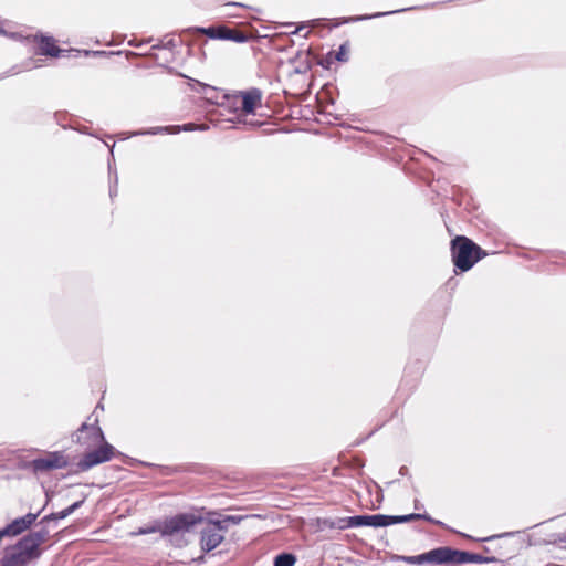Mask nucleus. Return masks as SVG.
I'll list each match as a JSON object with an SVG mask.
<instances>
[{"label":"nucleus","mask_w":566,"mask_h":566,"mask_svg":"<svg viewBox=\"0 0 566 566\" xmlns=\"http://www.w3.org/2000/svg\"><path fill=\"white\" fill-rule=\"evenodd\" d=\"M196 521L198 520L192 515H187L185 512H177L164 518L154 520L151 524L138 527L136 531L132 532V535L142 536L159 533L163 538H168L172 546L180 548L187 545V542L181 543L180 537L189 533V528Z\"/></svg>","instance_id":"2"},{"label":"nucleus","mask_w":566,"mask_h":566,"mask_svg":"<svg viewBox=\"0 0 566 566\" xmlns=\"http://www.w3.org/2000/svg\"><path fill=\"white\" fill-rule=\"evenodd\" d=\"M413 9H417V7L397 9V10H391V11H387V12H376V13H373V14L343 17V18L337 20V22L334 24V27H338L340 24L355 23V22H359V21H367V20H371V19H377V18H380V17H385V15H389V14H396V13H399V12H405V11L413 10Z\"/></svg>","instance_id":"17"},{"label":"nucleus","mask_w":566,"mask_h":566,"mask_svg":"<svg viewBox=\"0 0 566 566\" xmlns=\"http://www.w3.org/2000/svg\"><path fill=\"white\" fill-rule=\"evenodd\" d=\"M226 7H238V8H248L244 3L241 2H229L226 4Z\"/></svg>","instance_id":"36"},{"label":"nucleus","mask_w":566,"mask_h":566,"mask_svg":"<svg viewBox=\"0 0 566 566\" xmlns=\"http://www.w3.org/2000/svg\"><path fill=\"white\" fill-rule=\"evenodd\" d=\"M92 423H88V421H84L76 431L72 434V441L74 443H77L80 446H86L88 447L90 443L86 441V434L92 431Z\"/></svg>","instance_id":"21"},{"label":"nucleus","mask_w":566,"mask_h":566,"mask_svg":"<svg viewBox=\"0 0 566 566\" xmlns=\"http://www.w3.org/2000/svg\"><path fill=\"white\" fill-rule=\"evenodd\" d=\"M128 44L132 46H138V44H136V41H129Z\"/></svg>","instance_id":"48"},{"label":"nucleus","mask_w":566,"mask_h":566,"mask_svg":"<svg viewBox=\"0 0 566 566\" xmlns=\"http://www.w3.org/2000/svg\"><path fill=\"white\" fill-rule=\"evenodd\" d=\"M114 147H115V144H112V146H108L109 154H111L112 157L114 156Z\"/></svg>","instance_id":"45"},{"label":"nucleus","mask_w":566,"mask_h":566,"mask_svg":"<svg viewBox=\"0 0 566 566\" xmlns=\"http://www.w3.org/2000/svg\"><path fill=\"white\" fill-rule=\"evenodd\" d=\"M224 534L220 533L217 528L203 522V527L200 531L199 546L203 554H209L214 551L224 541Z\"/></svg>","instance_id":"11"},{"label":"nucleus","mask_w":566,"mask_h":566,"mask_svg":"<svg viewBox=\"0 0 566 566\" xmlns=\"http://www.w3.org/2000/svg\"><path fill=\"white\" fill-rule=\"evenodd\" d=\"M312 67L311 62L306 57L304 61H298L297 65L294 67L295 74H305Z\"/></svg>","instance_id":"29"},{"label":"nucleus","mask_w":566,"mask_h":566,"mask_svg":"<svg viewBox=\"0 0 566 566\" xmlns=\"http://www.w3.org/2000/svg\"><path fill=\"white\" fill-rule=\"evenodd\" d=\"M333 54H334V52H333V51H331V52L326 55V57L321 62V65H322L323 67H325V69H328V67H329L331 63H332V62H333V60H334V55H333Z\"/></svg>","instance_id":"34"},{"label":"nucleus","mask_w":566,"mask_h":566,"mask_svg":"<svg viewBox=\"0 0 566 566\" xmlns=\"http://www.w3.org/2000/svg\"><path fill=\"white\" fill-rule=\"evenodd\" d=\"M196 129L206 130V129H208V126L202 125V126L198 127L193 123H187L184 125H172V134H178L180 132H192Z\"/></svg>","instance_id":"26"},{"label":"nucleus","mask_w":566,"mask_h":566,"mask_svg":"<svg viewBox=\"0 0 566 566\" xmlns=\"http://www.w3.org/2000/svg\"><path fill=\"white\" fill-rule=\"evenodd\" d=\"M353 523L354 528L357 527H385V518L384 514H358L353 515V520L350 521Z\"/></svg>","instance_id":"16"},{"label":"nucleus","mask_w":566,"mask_h":566,"mask_svg":"<svg viewBox=\"0 0 566 566\" xmlns=\"http://www.w3.org/2000/svg\"><path fill=\"white\" fill-rule=\"evenodd\" d=\"M396 560H400L409 565L432 564L440 566V549L439 547H434L418 555H397Z\"/></svg>","instance_id":"14"},{"label":"nucleus","mask_w":566,"mask_h":566,"mask_svg":"<svg viewBox=\"0 0 566 566\" xmlns=\"http://www.w3.org/2000/svg\"><path fill=\"white\" fill-rule=\"evenodd\" d=\"M187 515H192L198 521L189 528V533L192 532L198 525H202L203 522H208L209 525L217 528L220 533L224 534L230 525H238L242 521L250 517H259V515H226L218 510H207L206 507H192L189 511H184Z\"/></svg>","instance_id":"3"},{"label":"nucleus","mask_w":566,"mask_h":566,"mask_svg":"<svg viewBox=\"0 0 566 566\" xmlns=\"http://www.w3.org/2000/svg\"><path fill=\"white\" fill-rule=\"evenodd\" d=\"M34 474L48 473L54 470L65 469L69 467V457L64 451H46L44 457L34 458Z\"/></svg>","instance_id":"9"},{"label":"nucleus","mask_w":566,"mask_h":566,"mask_svg":"<svg viewBox=\"0 0 566 566\" xmlns=\"http://www.w3.org/2000/svg\"><path fill=\"white\" fill-rule=\"evenodd\" d=\"M97 408L103 409V405H102L101 402H98V403H97V406H96V409H97Z\"/></svg>","instance_id":"51"},{"label":"nucleus","mask_w":566,"mask_h":566,"mask_svg":"<svg viewBox=\"0 0 566 566\" xmlns=\"http://www.w3.org/2000/svg\"><path fill=\"white\" fill-rule=\"evenodd\" d=\"M503 250H451V261L457 275L470 271L479 261L490 254H496Z\"/></svg>","instance_id":"8"},{"label":"nucleus","mask_w":566,"mask_h":566,"mask_svg":"<svg viewBox=\"0 0 566 566\" xmlns=\"http://www.w3.org/2000/svg\"><path fill=\"white\" fill-rule=\"evenodd\" d=\"M518 532H504V533L493 534V535L485 536V537H473L472 535H469L467 533L458 532V534L460 536H462V537H464L467 539L479 542V543H489V542H492V541H495V539H499V538L513 537Z\"/></svg>","instance_id":"23"},{"label":"nucleus","mask_w":566,"mask_h":566,"mask_svg":"<svg viewBox=\"0 0 566 566\" xmlns=\"http://www.w3.org/2000/svg\"><path fill=\"white\" fill-rule=\"evenodd\" d=\"M41 557L20 537L3 548L0 566H33Z\"/></svg>","instance_id":"5"},{"label":"nucleus","mask_w":566,"mask_h":566,"mask_svg":"<svg viewBox=\"0 0 566 566\" xmlns=\"http://www.w3.org/2000/svg\"><path fill=\"white\" fill-rule=\"evenodd\" d=\"M117 184H118V176L117 174L115 172V177H114V180L112 181L111 186H109V196L113 198L114 196L117 195Z\"/></svg>","instance_id":"33"},{"label":"nucleus","mask_w":566,"mask_h":566,"mask_svg":"<svg viewBox=\"0 0 566 566\" xmlns=\"http://www.w3.org/2000/svg\"><path fill=\"white\" fill-rule=\"evenodd\" d=\"M449 248H481L478 243L465 235H455L449 242Z\"/></svg>","instance_id":"25"},{"label":"nucleus","mask_w":566,"mask_h":566,"mask_svg":"<svg viewBox=\"0 0 566 566\" xmlns=\"http://www.w3.org/2000/svg\"><path fill=\"white\" fill-rule=\"evenodd\" d=\"M334 60L338 62L348 61V42H345L339 45L338 50L334 54Z\"/></svg>","instance_id":"28"},{"label":"nucleus","mask_w":566,"mask_h":566,"mask_svg":"<svg viewBox=\"0 0 566 566\" xmlns=\"http://www.w3.org/2000/svg\"><path fill=\"white\" fill-rule=\"evenodd\" d=\"M353 520V516H346V517H323L317 518V526L319 530H347V528H354L353 523L350 522Z\"/></svg>","instance_id":"19"},{"label":"nucleus","mask_w":566,"mask_h":566,"mask_svg":"<svg viewBox=\"0 0 566 566\" xmlns=\"http://www.w3.org/2000/svg\"><path fill=\"white\" fill-rule=\"evenodd\" d=\"M512 248H517V249H521V248H524L523 245H520V244H513Z\"/></svg>","instance_id":"50"},{"label":"nucleus","mask_w":566,"mask_h":566,"mask_svg":"<svg viewBox=\"0 0 566 566\" xmlns=\"http://www.w3.org/2000/svg\"><path fill=\"white\" fill-rule=\"evenodd\" d=\"M86 500V495H84L81 500L73 502L65 509L59 511V512H52L50 514H46L43 516V523H54L56 524L59 521L64 520L69 517L71 514H73L75 511H77L82 505L84 504Z\"/></svg>","instance_id":"18"},{"label":"nucleus","mask_w":566,"mask_h":566,"mask_svg":"<svg viewBox=\"0 0 566 566\" xmlns=\"http://www.w3.org/2000/svg\"><path fill=\"white\" fill-rule=\"evenodd\" d=\"M40 512H29L23 516L13 518L11 522L6 524L1 530L4 537H17L29 531L35 523Z\"/></svg>","instance_id":"10"},{"label":"nucleus","mask_w":566,"mask_h":566,"mask_svg":"<svg viewBox=\"0 0 566 566\" xmlns=\"http://www.w3.org/2000/svg\"><path fill=\"white\" fill-rule=\"evenodd\" d=\"M200 93L205 96L206 101L219 106L221 102L222 92H219L216 87H212L208 84L200 83Z\"/></svg>","instance_id":"22"},{"label":"nucleus","mask_w":566,"mask_h":566,"mask_svg":"<svg viewBox=\"0 0 566 566\" xmlns=\"http://www.w3.org/2000/svg\"><path fill=\"white\" fill-rule=\"evenodd\" d=\"M408 472H409V470H408V468L406 465L400 467V469H399V474L400 475L405 476V475L408 474Z\"/></svg>","instance_id":"39"},{"label":"nucleus","mask_w":566,"mask_h":566,"mask_svg":"<svg viewBox=\"0 0 566 566\" xmlns=\"http://www.w3.org/2000/svg\"><path fill=\"white\" fill-rule=\"evenodd\" d=\"M297 557L292 552H281L273 558V566H294Z\"/></svg>","instance_id":"24"},{"label":"nucleus","mask_w":566,"mask_h":566,"mask_svg":"<svg viewBox=\"0 0 566 566\" xmlns=\"http://www.w3.org/2000/svg\"><path fill=\"white\" fill-rule=\"evenodd\" d=\"M482 551L485 553V554H489L492 552V549L489 547V546H483L482 547Z\"/></svg>","instance_id":"44"},{"label":"nucleus","mask_w":566,"mask_h":566,"mask_svg":"<svg viewBox=\"0 0 566 566\" xmlns=\"http://www.w3.org/2000/svg\"><path fill=\"white\" fill-rule=\"evenodd\" d=\"M494 244L511 248V242L507 240V237L505 234H501L499 238H496L494 240Z\"/></svg>","instance_id":"32"},{"label":"nucleus","mask_w":566,"mask_h":566,"mask_svg":"<svg viewBox=\"0 0 566 566\" xmlns=\"http://www.w3.org/2000/svg\"><path fill=\"white\" fill-rule=\"evenodd\" d=\"M91 427L92 431L86 434V441L92 440L96 447L82 455V458L75 464V469L71 470L70 474L86 472L96 465L111 461L113 458H119L125 464L128 465H143L147 468L157 467L154 463L132 458L117 450L106 440L105 433L102 427L98 424L97 418L94 419Z\"/></svg>","instance_id":"1"},{"label":"nucleus","mask_w":566,"mask_h":566,"mask_svg":"<svg viewBox=\"0 0 566 566\" xmlns=\"http://www.w3.org/2000/svg\"><path fill=\"white\" fill-rule=\"evenodd\" d=\"M557 541L566 543V532L557 535Z\"/></svg>","instance_id":"41"},{"label":"nucleus","mask_w":566,"mask_h":566,"mask_svg":"<svg viewBox=\"0 0 566 566\" xmlns=\"http://www.w3.org/2000/svg\"><path fill=\"white\" fill-rule=\"evenodd\" d=\"M108 172H109L111 180L113 181L114 177H115V172L117 174V171H116V169H113L109 161H108Z\"/></svg>","instance_id":"37"},{"label":"nucleus","mask_w":566,"mask_h":566,"mask_svg":"<svg viewBox=\"0 0 566 566\" xmlns=\"http://www.w3.org/2000/svg\"><path fill=\"white\" fill-rule=\"evenodd\" d=\"M240 104L241 109L247 115L255 114V109L261 105L262 92L256 87H252L248 91H240Z\"/></svg>","instance_id":"15"},{"label":"nucleus","mask_w":566,"mask_h":566,"mask_svg":"<svg viewBox=\"0 0 566 566\" xmlns=\"http://www.w3.org/2000/svg\"><path fill=\"white\" fill-rule=\"evenodd\" d=\"M146 134H148V135L172 134V125L151 127L147 130L135 133L134 135H146Z\"/></svg>","instance_id":"27"},{"label":"nucleus","mask_w":566,"mask_h":566,"mask_svg":"<svg viewBox=\"0 0 566 566\" xmlns=\"http://www.w3.org/2000/svg\"><path fill=\"white\" fill-rule=\"evenodd\" d=\"M206 555L207 554H203L201 553V555H199L198 557L193 558L192 562L197 565H202L206 563Z\"/></svg>","instance_id":"35"},{"label":"nucleus","mask_w":566,"mask_h":566,"mask_svg":"<svg viewBox=\"0 0 566 566\" xmlns=\"http://www.w3.org/2000/svg\"><path fill=\"white\" fill-rule=\"evenodd\" d=\"M18 468L20 470H31L34 473V465L32 464V460L27 461L22 460L18 463Z\"/></svg>","instance_id":"31"},{"label":"nucleus","mask_w":566,"mask_h":566,"mask_svg":"<svg viewBox=\"0 0 566 566\" xmlns=\"http://www.w3.org/2000/svg\"><path fill=\"white\" fill-rule=\"evenodd\" d=\"M384 518H385V527L421 520V521H426L430 524L440 526L442 528H447V525L442 521L433 518L427 512H423V513L415 512V513L402 514V515L384 514Z\"/></svg>","instance_id":"13"},{"label":"nucleus","mask_w":566,"mask_h":566,"mask_svg":"<svg viewBox=\"0 0 566 566\" xmlns=\"http://www.w3.org/2000/svg\"><path fill=\"white\" fill-rule=\"evenodd\" d=\"M304 28H306V23L305 22H302L300 27H297L294 31H292V34H296L298 33L301 30H303Z\"/></svg>","instance_id":"40"},{"label":"nucleus","mask_w":566,"mask_h":566,"mask_svg":"<svg viewBox=\"0 0 566 566\" xmlns=\"http://www.w3.org/2000/svg\"><path fill=\"white\" fill-rule=\"evenodd\" d=\"M413 507L415 510L420 511L421 509H423V504L418 499H415Z\"/></svg>","instance_id":"38"},{"label":"nucleus","mask_w":566,"mask_h":566,"mask_svg":"<svg viewBox=\"0 0 566 566\" xmlns=\"http://www.w3.org/2000/svg\"><path fill=\"white\" fill-rule=\"evenodd\" d=\"M440 549V566L449 565H463V564H489L500 563L506 566V560L500 559L495 556H484L478 553L454 548L451 546H439Z\"/></svg>","instance_id":"4"},{"label":"nucleus","mask_w":566,"mask_h":566,"mask_svg":"<svg viewBox=\"0 0 566 566\" xmlns=\"http://www.w3.org/2000/svg\"><path fill=\"white\" fill-rule=\"evenodd\" d=\"M364 442V439H357L354 443V446H359Z\"/></svg>","instance_id":"46"},{"label":"nucleus","mask_w":566,"mask_h":566,"mask_svg":"<svg viewBox=\"0 0 566 566\" xmlns=\"http://www.w3.org/2000/svg\"><path fill=\"white\" fill-rule=\"evenodd\" d=\"M34 40L39 44V54L51 56V57H64V56H78L81 54H84L85 56L90 55H106L107 53L105 51H90V50H63L56 46L55 40L51 35L45 34H36L34 35ZM108 54H113V52H109Z\"/></svg>","instance_id":"7"},{"label":"nucleus","mask_w":566,"mask_h":566,"mask_svg":"<svg viewBox=\"0 0 566 566\" xmlns=\"http://www.w3.org/2000/svg\"><path fill=\"white\" fill-rule=\"evenodd\" d=\"M239 104H240L239 92H237L234 94H229L226 92L221 93V102L219 105L220 107H223L229 112H235L239 109Z\"/></svg>","instance_id":"20"},{"label":"nucleus","mask_w":566,"mask_h":566,"mask_svg":"<svg viewBox=\"0 0 566 566\" xmlns=\"http://www.w3.org/2000/svg\"><path fill=\"white\" fill-rule=\"evenodd\" d=\"M517 255H518V256H521V258L528 259V260H533V259H535V256H531V255H528V254H526V253H518Z\"/></svg>","instance_id":"43"},{"label":"nucleus","mask_w":566,"mask_h":566,"mask_svg":"<svg viewBox=\"0 0 566 566\" xmlns=\"http://www.w3.org/2000/svg\"><path fill=\"white\" fill-rule=\"evenodd\" d=\"M51 523H43V516L40 518L38 525L40 526L36 531H29L27 534L22 535L21 538L41 557L43 554V548L41 547L43 543L46 542L50 535V526Z\"/></svg>","instance_id":"12"},{"label":"nucleus","mask_w":566,"mask_h":566,"mask_svg":"<svg viewBox=\"0 0 566 566\" xmlns=\"http://www.w3.org/2000/svg\"><path fill=\"white\" fill-rule=\"evenodd\" d=\"M52 499V495L49 492H45V505H49L50 501Z\"/></svg>","instance_id":"42"},{"label":"nucleus","mask_w":566,"mask_h":566,"mask_svg":"<svg viewBox=\"0 0 566 566\" xmlns=\"http://www.w3.org/2000/svg\"><path fill=\"white\" fill-rule=\"evenodd\" d=\"M128 44L132 46H138V44H136V41H129Z\"/></svg>","instance_id":"49"},{"label":"nucleus","mask_w":566,"mask_h":566,"mask_svg":"<svg viewBox=\"0 0 566 566\" xmlns=\"http://www.w3.org/2000/svg\"><path fill=\"white\" fill-rule=\"evenodd\" d=\"M176 48V42L174 39H169L168 41H160L158 44L154 45L153 49H168L174 50Z\"/></svg>","instance_id":"30"},{"label":"nucleus","mask_w":566,"mask_h":566,"mask_svg":"<svg viewBox=\"0 0 566 566\" xmlns=\"http://www.w3.org/2000/svg\"><path fill=\"white\" fill-rule=\"evenodd\" d=\"M182 33L190 35H207L212 40H226L235 43H245L250 40V35L245 32L230 29L226 25L217 27H191L182 30Z\"/></svg>","instance_id":"6"},{"label":"nucleus","mask_w":566,"mask_h":566,"mask_svg":"<svg viewBox=\"0 0 566 566\" xmlns=\"http://www.w3.org/2000/svg\"><path fill=\"white\" fill-rule=\"evenodd\" d=\"M48 505H43L42 507H40V510L38 512H40V515L42 514V512L46 509Z\"/></svg>","instance_id":"47"}]
</instances>
